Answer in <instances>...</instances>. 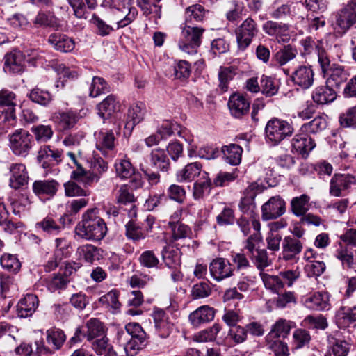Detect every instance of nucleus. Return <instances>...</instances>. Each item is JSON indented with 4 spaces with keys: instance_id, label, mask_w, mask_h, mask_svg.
Masks as SVG:
<instances>
[{
    "instance_id": "6e6d98bb",
    "label": "nucleus",
    "mask_w": 356,
    "mask_h": 356,
    "mask_svg": "<svg viewBox=\"0 0 356 356\" xmlns=\"http://www.w3.org/2000/svg\"><path fill=\"white\" fill-rule=\"evenodd\" d=\"M119 293L117 290H111L99 298V304L106 308L117 310L120 308L121 304L118 300Z\"/></svg>"
},
{
    "instance_id": "3c124183",
    "label": "nucleus",
    "mask_w": 356,
    "mask_h": 356,
    "mask_svg": "<svg viewBox=\"0 0 356 356\" xmlns=\"http://www.w3.org/2000/svg\"><path fill=\"white\" fill-rule=\"evenodd\" d=\"M35 345L36 349L33 350L30 344L22 343L15 348V352L18 355L22 354L24 356H41L42 353L48 351V349L42 343L36 342Z\"/></svg>"
},
{
    "instance_id": "4468645a",
    "label": "nucleus",
    "mask_w": 356,
    "mask_h": 356,
    "mask_svg": "<svg viewBox=\"0 0 356 356\" xmlns=\"http://www.w3.org/2000/svg\"><path fill=\"white\" fill-rule=\"evenodd\" d=\"M211 276L216 282H221L234 275V267L227 259L218 257L213 259L209 264Z\"/></svg>"
},
{
    "instance_id": "774afa93",
    "label": "nucleus",
    "mask_w": 356,
    "mask_h": 356,
    "mask_svg": "<svg viewBox=\"0 0 356 356\" xmlns=\"http://www.w3.org/2000/svg\"><path fill=\"white\" fill-rule=\"evenodd\" d=\"M339 122L342 127L356 129V105L340 115Z\"/></svg>"
},
{
    "instance_id": "0eeeda50",
    "label": "nucleus",
    "mask_w": 356,
    "mask_h": 356,
    "mask_svg": "<svg viewBox=\"0 0 356 356\" xmlns=\"http://www.w3.org/2000/svg\"><path fill=\"white\" fill-rule=\"evenodd\" d=\"M334 22L339 31L346 32L356 23V0H350L333 15Z\"/></svg>"
},
{
    "instance_id": "4c0bfd02",
    "label": "nucleus",
    "mask_w": 356,
    "mask_h": 356,
    "mask_svg": "<svg viewBox=\"0 0 356 356\" xmlns=\"http://www.w3.org/2000/svg\"><path fill=\"white\" fill-rule=\"evenodd\" d=\"M168 226L171 229L172 236L169 240L170 243H173L179 239L191 236V230L188 226L175 221H169Z\"/></svg>"
},
{
    "instance_id": "13d9d810",
    "label": "nucleus",
    "mask_w": 356,
    "mask_h": 356,
    "mask_svg": "<svg viewBox=\"0 0 356 356\" xmlns=\"http://www.w3.org/2000/svg\"><path fill=\"white\" fill-rule=\"evenodd\" d=\"M110 91V87L106 81L102 77L94 76L90 87V96L96 97L102 93Z\"/></svg>"
},
{
    "instance_id": "052dcab7",
    "label": "nucleus",
    "mask_w": 356,
    "mask_h": 356,
    "mask_svg": "<svg viewBox=\"0 0 356 356\" xmlns=\"http://www.w3.org/2000/svg\"><path fill=\"white\" fill-rule=\"evenodd\" d=\"M191 73L190 63L184 60L177 61L174 65L175 78L180 81H186Z\"/></svg>"
},
{
    "instance_id": "c756f323",
    "label": "nucleus",
    "mask_w": 356,
    "mask_h": 356,
    "mask_svg": "<svg viewBox=\"0 0 356 356\" xmlns=\"http://www.w3.org/2000/svg\"><path fill=\"white\" fill-rule=\"evenodd\" d=\"M202 168V165L199 162L188 163L177 172V180L179 182H191L200 174Z\"/></svg>"
},
{
    "instance_id": "c9c22d12",
    "label": "nucleus",
    "mask_w": 356,
    "mask_h": 356,
    "mask_svg": "<svg viewBox=\"0 0 356 356\" xmlns=\"http://www.w3.org/2000/svg\"><path fill=\"white\" fill-rule=\"evenodd\" d=\"M145 107L143 104L138 103L130 106L128 110V120L126 127L133 129L134 126L144 120Z\"/></svg>"
},
{
    "instance_id": "72a5a7b5",
    "label": "nucleus",
    "mask_w": 356,
    "mask_h": 356,
    "mask_svg": "<svg viewBox=\"0 0 356 356\" xmlns=\"http://www.w3.org/2000/svg\"><path fill=\"white\" fill-rule=\"evenodd\" d=\"M114 167L117 176L121 179L131 178L135 174V168L126 155L117 159Z\"/></svg>"
},
{
    "instance_id": "79ce46f5",
    "label": "nucleus",
    "mask_w": 356,
    "mask_h": 356,
    "mask_svg": "<svg viewBox=\"0 0 356 356\" xmlns=\"http://www.w3.org/2000/svg\"><path fill=\"white\" fill-rule=\"evenodd\" d=\"M204 181H197L193 185V196L195 200L203 199L210 194L211 181L207 172H204Z\"/></svg>"
},
{
    "instance_id": "9b49d317",
    "label": "nucleus",
    "mask_w": 356,
    "mask_h": 356,
    "mask_svg": "<svg viewBox=\"0 0 356 356\" xmlns=\"http://www.w3.org/2000/svg\"><path fill=\"white\" fill-rule=\"evenodd\" d=\"M0 106L3 107V110H6L4 121L8 122V128L13 127L16 123L15 94L8 90H1L0 91Z\"/></svg>"
},
{
    "instance_id": "f8f14e48",
    "label": "nucleus",
    "mask_w": 356,
    "mask_h": 356,
    "mask_svg": "<svg viewBox=\"0 0 356 356\" xmlns=\"http://www.w3.org/2000/svg\"><path fill=\"white\" fill-rule=\"evenodd\" d=\"M132 0H105V3L111 8H115L124 13L126 15L117 23V29L125 27L131 24L136 17L138 11L136 8L131 6Z\"/></svg>"
},
{
    "instance_id": "bb28decb",
    "label": "nucleus",
    "mask_w": 356,
    "mask_h": 356,
    "mask_svg": "<svg viewBox=\"0 0 356 356\" xmlns=\"http://www.w3.org/2000/svg\"><path fill=\"white\" fill-rule=\"evenodd\" d=\"M10 186L17 189L28 182V172L22 163H13L10 167Z\"/></svg>"
},
{
    "instance_id": "864d4df0",
    "label": "nucleus",
    "mask_w": 356,
    "mask_h": 356,
    "mask_svg": "<svg viewBox=\"0 0 356 356\" xmlns=\"http://www.w3.org/2000/svg\"><path fill=\"white\" fill-rule=\"evenodd\" d=\"M78 250L86 261L88 263H92L102 257L100 249L90 244L82 245L79 248Z\"/></svg>"
},
{
    "instance_id": "c85d7f7f",
    "label": "nucleus",
    "mask_w": 356,
    "mask_h": 356,
    "mask_svg": "<svg viewBox=\"0 0 356 356\" xmlns=\"http://www.w3.org/2000/svg\"><path fill=\"white\" fill-rule=\"evenodd\" d=\"M335 321L340 328H345L351 323L356 321V305L341 306L336 312Z\"/></svg>"
},
{
    "instance_id": "412c9836",
    "label": "nucleus",
    "mask_w": 356,
    "mask_h": 356,
    "mask_svg": "<svg viewBox=\"0 0 356 356\" xmlns=\"http://www.w3.org/2000/svg\"><path fill=\"white\" fill-rule=\"evenodd\" d=\"M39 305L38 297L32 293H28L20 299L17 305V315L20 318L31 316Z\"/></svg>"
},
{
    "instance_id": "338daca9",
    "label": "nucleus",
    "mask_w": 356,
    "mask_h": 356,
    "mask_svg": "<svg viewBox=\"0 0 356 356\" xmlns=\"http://www.w3.org/2000/svg\"><path fill=\"white\" fill-rule=\"evenodd\" d=\"M36 227L50 234H58L62 229L61 226L58 225L51 217H46L40 222H37Z\"/></svg>"
},
{
    "instance_id": "7ed1b4c3",
    "label": "nucleus",
    "mask_w": 356,
    "mask_h": 356,
    "mask_svg": "<svg viewBox=\"0 0 356 356\" xmlns=\"http://www.w3.org/2000/svg\"><path fill=\"white\" fill-rule=\"evenodd\" d=\"M180 28L181 32L178 43L179 49L189 55L197 54L204 29L187 23L181 24Z\"/></svg>"
},
{
    "instance_id": "4d7b16f0",
    "label": "nucleus",
    "mask_w": 356,
    "mask_h": 356,
    "mask_svg": "<svg viewBox=\"0 0 356 356\" xmlns=\"http://www.w3.org/2000/svg\"><path fill=\"white\" fill-rule=\"evenodd\" d=\"M327 127V121L324 117H316L312 121L304 124L301 131L305 133L315 134L324 130Z\"/></svg>"
},
{
    "instance_id": "a878e982",
    "label": "nucleus",
    "mask_w": 356,
    "mask_h": 356,
    "mask_svg": "<svg viewBox=\"0 0 356 356\" xmlns=\"http://www.w3.org/2000/svg\"><path fill=\"white\" fill-rule=\"evenodd\" d=\"M59 186V183L54 179L36 180L33 183L32 189L36 195L53 197Z\"/></svg>"
},
{
    "instance_id": "e433bc0d",
    "label": "nucleus",
    "mask_w": 356,
    "mask_h": 356,
    "mask_svg": "<svg viewBox=\"0 0 356 356\" xmlns=\"http://www.w3.org/2000/svg\"><path fill=\"white\" fill-rule=\"evenodd\" d=\"M221 152L227 162L232 165H237L241 161L243 149L236 144L223 146Z\"/></svg>"
},
{
    "instance_id": "5701e85b",
    "label": "nucleus",
    "mask_w": 356,
    "mask_h": 356,
    "mask_svg": "<svg viewBox=\"0 0 356 356\" xmlns=\"http://www.w3.org/2000/svg\"><path fill=\"white\" fill-rule=\"evenodd\" d=\"M96 148L102 152V154L108 156L109 152L115 148V138L111 131H101L95 134Z\"/></svg>"
},
{
    "instance_id": "a18cd8bd",
    "label": "nucleus",
    "mask_w": 356,
    "mask_h": 356,
    "mask_svg": "<svg viewBox=\"0 0 356 356\" xmlns=\"http://www.w3.org/2000/svg\"><path fill=\"white\" fill-rule=\"evenodd\" d=\"M87 331L85 334L88 341L97 337H104L106 329L103 323L97 318H90L86 323Z\"/></svg>"
},
{
    "instance_id": "39448f33",
    "label": "nucleus",
    "mask_w": 356,
    "mask_h": 356,
    "mask_svg": "<svg viewBox=\"0 0 356 356\" xmlns=\"http://www.w3.org/2000/svg\"><path fill=\"white\" fill-rule=\"evenodd\" d=\"M259 33L257 23L252 17L246 18L235 30L238 49L245 50Z\"/></svg>"
},
{
    "instance_id": "58836bf2",
    "label": "nucleus",
    "mask_w": 356,
    "mask_h": 356,
    "mask_svg": "<svg viewBox=\"0 0 356 356\" xmlns=\"http://www.w3.org/2000/svg\"><path fill=\"white\" fill-rule=\"evenodd\" d=\"M33 23L36 27L58 29L60 26L59 20L51 13H38Z\"/></svg>"
},
{
    "instance_id": "aec40b11",
    "label": "nucleus",
    "mask_w": 356,
    "mask_h": 356,
    "mask_svg": "<svg viewBox=\"0 0 356 356\" xmlns=\"http://www.w3.org/2000/svg\"><path fill=\"white\" fill-rule=\"evenodd\" d=\"M61 155L62 152L59 149L45 145L40 148L37 159L42 168H47L52 164L59 163L61 161Z\"/></svg>"
},
{
    "instance_id": "49530a36",
    "label": "nucleus",
    "mask_w": 356,
    "mask_h": 356,
    "mask_svg": "<svg viewBox=\"0 0 356 356\" xmlns=\"http://www.w3.org/2000/svg\"><path fill=\"white\" fill-rule=\"evenodd\" d=\"M292 322L285 319L278 320L272 327L270 332L266 337L270 339L272 337L277 338L286 337L291 330Z\"/></svg>"
},
{
    "instance_id": "09e8293b",
    "label": "nucleus",
    "mask_w": 356,
    "mask_h": 356,
    "mask_svg": "<svg viewBox=\"0 0 356 356\" xmlns=\"http://www.w3.org/2000/svg\"><path fill=\"white\" fill-rule=\"evenodd\" d=\"M150 159L152 164L161 171L166 172L170 168V161L163 149L157 148L152 151Z\"/></svg>"
},
{
    "instance_id": "2eb2a0df",
    "label": "nucleus",
    "mask_w": 356,
    "mask_h": 356,
    "mask_svg": "<svg viewBox=\"0 0 356 356\" xmlns=\"http://www.w3.org/2000/svg\"><path fill=\"white\" fill-rule=\"evenodd\" d=\"M3 70L6 72L19 74L25 69V55L20 51L7 53L3 58Z\"/></svg>"
},
{
    "instance_id": "69168bd1",
    "label": "nucleus",
    "mask_w": 356,
    "mask_h": 356,
    "mask_svg": "<svg viewBox=\"0 0 356 356\" xmlns=\"http://www.w3.org/2000/svg\"><path fill=\"white\" fill-rule=\"evenodd\" d=\"M65 194L67 197H86L90 195V191L82 188L76 183L69 181L64 184Z\"/></svg>"
},
{
    "instance_id": "f03ea898",
    "label": "nucleus",
    "mask_w": 356,
    "mask_h": 356,
    "mask_svg": "<svg viewBox=\"0 0 356 356\" xmlns=\"http://www.w3.org/2000/svg\"><path fill=\"white\" fill-rule=\"evenodd\" d=\"M316 52L321 74L326 79L325 83L337 90L347 80V73L343 66L331 62L328 53L323 47L316 45Z\"/></svg>"
},
{
    "instance_id": "c03bdc74",
    "label": "nucleus",
    "mask_w": 356,
    "mask_h": 356,
    "mask_svg": "<svg viewBox=\"0 0 356 356\" xmlns=\"http://www.w3.org/2000/svg\"><path fill=\"white\" fill-rule=\"evenodd\" d=\"M93 350L98 355L102 356H117L113 346L109 343V340L105 336L96 339L92 344Z\"/></svg>"
},
{
    "instance_id": "bf43d9fd",
    "label": "nucleus",
    "mask_w": 356,
    "mask_h": 356,
    "mask_svg": "<svg viewBox=\"0 0 356 356\" xmlns=\"http://www.w3.org/2000/svg\"><path fill=\"white\" fill-rule=\"evenodd\" d=\"M31 131L38 142L46 143L52 138L54 134V131L50 125L34 126L31 128Z\"/></svg>"
},
{
    "instance_id": "e2e57ef3",
    "label": "nucleus",
    "mask_w": 356,
    "mask_h": 356,
    "mask_svg": "<svg viewBox=\"0 0 356 356\" xmlns=\"http://www.w3.org/2000/svg\"><path fill=\"white\" fill-rule=\"evenodd\" d=\"M0 263L3 268L15 273L20 269L21 263L15 255L4 254L1 257Z\"/></svg>"
},
{
    "instance_id": "9d476101",
    "label": "nucleus",
    "mask_w": 356,
    "mask_h": 356,
    "mask_svg": "<svg viewBox=\"0 0 356 356\" xmlns=\"http://www.w3.org/2000/svg\"><path fill=\"white\" fill-rule=\"evenodd\" d=\"M286 212V202L280 196L271 197L261 207V217L264 220L277 219Z\"/></svg>"
},
{
    "instance_id": "393cba45",
    "label": "nucleus",
    "mask_w": 356,
    "mask_h": 356,
    "mask_svg": "<svg viewBox=\"0 0 356 356\" xmlns=\"http://www.w3.org/2000/svg\"><path fill=\"white\" fill-rule=\"evenodd\" d=\"M282 255L285 260H291L302 250L301 241L293 236H286L282 241Z\"/></svg>"
},
{
    "instance_id": "603ef678",
    "label": "nucleus",
    "mask_w": 356,
    "mask_h": 356,
    "mask_svg": "<svg viewBox=\"0 0 356 356\" xmlns=\"http://www.w3.org/2000/svg\"><path fill=\"white\" fill-rule=\"evenodd\" d=\"M260 275L264 284L267 289L270 290L273 293H278L283 289L284 284L280 277L263 273H261Z\"/></svg>"
},
{
    "instance_id": "f3484780",
    "label": "nucleus",
    "mask_w": 356,
    "mask_h": 356,
    "mask_svg": "<svg viewBox=\"0 0 356 356\" xmlns=\"http://www.w3.org/2000/svg\"><path fill=\"white\" fill-rule=\"evenodd\" d=\"M215 317V310L208 305L200 306L188 316L191 325L197 328L201 325L211 322Z\"/></svg>"
},
{
    "instance_id": "ea45409f",
    "label": "nucleus",
    "mask_w": 356,
    "mask_h": 356,
    "mask_svg": "<svg viewBox=\"0 0 356 356\" xmlns=\"http://www.w3.org/2000/svg\"><path fill=\"white\" fill-rule=\"evenodd\" d=\"M73 8L75 16L78 18L87 19L88 10L93 8L94 0H67Z\"/></svg>"
},
{
    "instance_id": "0e129e2a",
    "label": "nucleus",
    "mask_w": 356,
    "mask_h": 356,
    "mask_svg": "<svg viewBox=\"0 0 356 356\" xmlns=\"http://www.w3.org/2000/svg\"><path fill=\"white\" fill-rule=\"evenodd\" d=\"M267 346L275 353V356H288V347L286 343L277 338L272 337L270 339L266 337Z\"/></svg>"
},
{
    "instance_id": "680f3d73",
    "label": "nucleus",
    "mask_w": 356,
    "mask_h": 356,
    "mask_svg": "<svg viewBox=\"0 0 356 356\" xmlns=\"http://www.w3.org/2000/svg\"><path fill=\"white\" fill-rule=\"evenodd\" d=\"M146 337L143 339L135 337L130 338L124 346V351L127 356H135L138 350L143 349L146 343Z\"/></svg>"
},
{
    "instance_id": "8fccbe9b",
    "label": "nucleus",
    "mask_w": 356,
    "mask_h": 356,
    "mask_svg": "<svg viewBox=\"0 0 356 356\" xmlns=\"http://www.w3.org/2000/svg\"><path fill=\"white\" fill-rule=\"evenodd\" d=\"M205 9L200 4L188 6L185 10V22L191 24L193 21L200 22L205 15Z\"/></svg>"
},
{
    "instance_id": "a211bd4d",
    "label": "nucleus",
    "mask_w": 356,
    "mask_h": 356,
    "mask_svg": "<svg viewBox=\"0 0 356 356\" xmlns=\"http://www.w3.org/2000/svg\"><path fill=\"white\" fill-rule=\"evenodd\" d=\"M305 133L296 134L291 140L292 151L302 157L307 156L316 146L314 140Z\"/></svg>"
},
{
    "instance_id": "4be33fe9",
    "label": "nucleus",
    "mask_w": 356,
    "mask_h": 356,
    "mask_svg": "<svg viewBox=\"0 0 356 356\" xmlns=\"http://www.w3.org/2000/svg\"><path fill=\"white\" fill-rule=\"evenodd\" d=\"M79 119L78 114L72 111H59L54 113L51 118L53 122L63 130L73 128L79 121Z\"/></svg>"
},
{
    "instance_id": "20e7f679",
    "label": "nucleus",
    "mask_w": 356,
    "mask_h": 356,
    "mask_svg": "<svg viewBox=\"0 0 356 356\" xmlns=\"http://www.w3.org/2000/svg\"><path fill=\"white\" fill-rule=\"evenodd\" d=\"M294 131L291 123L279 118L270 120L265 127L266 140L272 145H277Z\"/></svg>"
},
{
    "instance_id": "cd10ccee",
    "label": "nucleus",
    "mask_w": 356,
    "mask_h": 356,
    "mask_svg": "<svg viewBox=\"0 0 356 356\" xmlns=\"http://www.w3.org/2000/svg\"><path fill=\"white\" fill-rule=\"evenodd\" d=\"M48 42L56 50L60 52H70L75 47L74 40L65 34H51L48 38Z\"/></svg>"
},
{
    "instance_id": "b1692460",
    "label": "nucleus",
    "mask_w": 356,
    "mask_h": 356,
    "mask_svg": "<svg viewBox=\"0 0 356 356\" xmlns=\"http://www.w3.org/2000/svg\"><path fill=\"white\" fill-rule=\"evenodd\" d=\"M250 105V102L244 96L239 94L232 95L228 102L232 115L237 118H241L248 113Z\"/></svg>"
},
{
    "instance_id": "37998d69",
    "label": "nucleus",
    "mask_w": 356,
    "mask_h": 356,
    "mask_svg": "<svg viewBox=\"0 0 356 356\" xmlns=\"http://www.w3.org/2000/svg\"><path fill=\"white\" fill-rule=\"evenodd\" d=\"M220 330L221 326L218 323H214L211 327L195 333L193 336V340L197 343L213 341Z\"/></svg>"
},
{
    "instance_id": "a19ab883",
    "label": "nucleus",
    "mask_w": 356,
    "mask_h": 356,
    "mask_svg": "<svg viewBox=\"0 0 356 356\" xmlns=\"http://www.w3.org/2000/svg\"><path fill=\"white\" fill-rule=\"evenodd\" d=\"M297 49L291 44L284 45L278 50L274 55L273 59L277 64L283 66L291 60H293L297 56Z\"/></svg>"
},
{
    "instance_id": "de8ad7c7",
    "label": "nucleus",
    "mask_w": 356,
    "mask_h": 356,
    "mask_svg": "<svg viewBox=\"0 0 356 356\" xmlns=\"http://www.w3.org/2000/svg\"><path fill=\"white\" fill-rule=\"evenodd\" d=\"M66 340L64 332L60 329H50L47 331V343L54 350H59Z\"/></svg>"
},
{
    "instance_id": "423d86ee",
    "label": "nucleus",
    "mask_w": 356,
    "mask_h": 356,
    "mask_svg": "<svg viewBox=\"0 0 356 356\" xmlns=\"http://www.w3.org/2000/svg\"><path fill=\"white\" fill-rule=\"evenodd\" d=\"M9 147L14 154L26 156L32 148L33 138L27 131L18 129L8 136Z\"/></svg>"
},
{
    "instance_id": "6e6552de",
    "label": "nucleus",
    "mask_w": 356,
    "mask_h": 356,
    "mask_svg": "<svg viewBox=\"0 0 356 356\" xmlns=\"http://www.w3.org/2000/svg\"><path fill=\"white\" fill-rule=\"evenodd\" d=\"M355 183V177L350 174H335L330 181V195L334 197L345 196Z\"/></svg>"
},
{
    "instance_id": "2f4dec72",
    "label": "nucleus",
    "mask_w": 356,
    "mask_h": 356,
    "mask_svg": "<svg viewBox=\"0 0 356 356\" xmlns=\"http://www.w3.org/2000/svg\"><path fill=\"white\" fill-rule=\"evenodd\" d=\"M119 107V102L116 100V97L113 95L107 96L97 106L99 115L104 119L111 117L118 111Z\"/></svg>"
},
{
    "instance_id": "dca6fc26",
    "label": "nucleus",
    "mask_w": 356,
    "mask_h": 356,
    "mask_svg": "<svg viewBox=\"0 0 356 356\" xmlns=\"http://www.w3.org/2000/svg\"><path fill=\"white\" fill-rule=\"evenodd\" d=\"M303 305L311 310L325 311L330 308V297L327 292H316L305 297Z\"/></svg>"
},
{
    "instance_id": "5fc2aeb1",
    "label": "nucleus",
    "mask_w": 356,
    "mask_h": 356,
    "mask_svg": "<svg viewBox=\"0 0 356 356\" xmlns=\"http://www.w3.org/2000/svg\"><path fill=\"white\" fill-rule=\"evenodd\" d=\"M248 339L245 326H234L230 327L226 340L234 344H240L245 342Z\"/></svg>"
},
{
    "instance_id": "7c9ffc66",
    "label": "nucleus",
    "mask_w": 356,
    "mask_h": 356,
    "mask_svg": "<svg viewBox=\"0 0 356 356\" xmlns=\"http://www.w3.org/2000/svg\"><path fill=\"white\" fill-rule=\"evenodd\" d=\"M337 97V91L327 84L315 88L312 98L318 104H325L333 102Z\"/></svg>"
},
{
    "instance_id": "6ab92c4d",
    "label": "nucleus",
    "mask_w": 356,
    "mask_h": 356,
    "mask_svg": "<svg viewBox=\"0 0 356 356\" xmlns=\"http://www.w3.org/2000/svg\"><path fill=\"white\" fill-rule=\"evenodd\" d=\"M153 318L158 335L162 339L168 337L172 330L173 324L166 313L162 309H156L154 311Z\"/></svg>"
},
{
    "instance_id": "f257e3e1",
    "label": "nucleus",
    "mask_w": 356,
    "mask_h": 356,
    "mask_svg": "<svg viewBox=\"0 0 356 356\" xmlns=\"http://www.w3.org/2000/svg\"><path fill=\"white\" fill-rule=\"evenodd\" d=\"M107 227L104 220L97 215V209L87 210L82 220L75 227L76 234L86 240L100 241L106 234Z\"/></svg>"
},
{
    "instance_id": "473e14b6",
    "label": "nucleus",
    "mask_w": 356,
    "mask_h": 356,
    "mask_svg": "<svg viewBox=\"0 0 356 356\" xmlns=\"http://www.w3.org/2000/svg\"><path fill=\"white\" fill-rule=\"evenodd\" d=\"M310 197L306 194L293 197L290 202V211L297 216H304L309 210Z\"/></svg>"
},
{
    "instance_id": "1a4fd4ad",
    "label": "nucleus",
    "mask_w": 356,
    "mask_h": 356,
    "mask_svg": "<svg viewBox=\"0 0 356 356\" xmlns=\"http://www.w3.org/2000/svg\"><path fill=\"white\" fill-rule=\"evenodd\" d=\"M262 30L278 43H287L291 39L289 25L286 23L268 20L262 24Z\"/></svg>"
},
{
    "instance_id": "f704fd0d",
    "label": "nucleus",
    "mask_w": 356,
    "mask_h": 356,
    "mask_svg": "<svg viewBox=\"0 0 356 356\" xmlns=\"http://www.w3.org/2000/svg\"><path fill=\"white\" fill-rule=\"evenodd\" d=\"M161 255L165 266L170 268H175L180 264V251L178 248H173V243L168 242L163 248Z\"/></svg>"
},
{
    "instance_id": "ddd939ff",
    "label": "nucleus",
    "mask_w": 356,
    "mask_h": 356,
    "mask_svg": "<svg viewBox=\"0 0 356 356\" xmlns=\"http://www.w3.org/2000/svg\"><path fill=\"white\" fill-rule=\"evenodd\" d=\"M291 80L294 86L302 89H308L312 86L314 81V72L311 65H301L295 68L291 74Z\"/></svg>"
}]
</instances>
